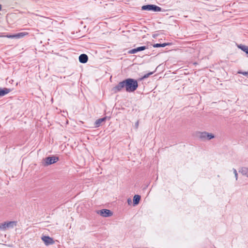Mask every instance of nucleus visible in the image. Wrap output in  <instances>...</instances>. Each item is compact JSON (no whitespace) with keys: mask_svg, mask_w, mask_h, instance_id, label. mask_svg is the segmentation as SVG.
<instances>
[{"mask_svg":"<svg viewBox=\"0 0 248 248\" xmlns=\"http://www.w3.org/2000/svg\"><path fill=\"white\" fill-rule=\"evenodd\" d=\"M125 84V90L128 92H132L135 91L138 86L137 81L131 78H128L124 80Z\"/></svg>","mask_w":248,"mask_h":248,"instance_id":"obj_1","label":"nucleus"},{"mask_svg":"<svg viewBox=\"0 0 248 248\" xmlns=\"http://www.w3.org/2000/svg\"><path fill=\"white\" fill-rule=\"evenodd\" d=\"M197 136L202 140H210L215 138V136L213 133L207 132H198Z\"/></svg>","mask_w":248,"mask_h":248,"instance_id":"obj_2","label":"nucleus"},{"mask_svg":"<svg viewBox=\"0 0 248 248\" xmlns=\"http://www.w3.org/2000/svg\"><path fill=\"white\" fill-rule=\"evenodd\" d=\"M96 213L103 217H111L113 215L112 211L107 209L96 210Z\"/></svg>","mask_w":248,"mask_h":248,"instance_id":"obj_3","label":"nucleus"},{"mask_svg":"<svg viewBox=\"0 0 248 248\" xmlns=\"http://www.w3.org/2000/svg\"><path fill=\"white\" fill-rule=\"evenodd\" d=\"M142 10L152 11L153 12H160L161 8L155 5L149 4L142 6L141 7Z\"/></svg>","mask_w":248,"mask_h":248,"instance_id":"obj_4","label":"nucleus"},{"mask_svg":"<svg viewBox=\"0 0 248 248\" xmlns=\"http://www.w3.org/2000/svg\"><path fill=\"white\" fill-rule=\"evenodd\" d=\"M58 160V157L56 156H50L45 158L44 161L45 165L47 166L56 163Z\"/></svg>","mask_w":248,"mask_h":248,"instance_id":"obj_5","label":"nucleus"},{"mask_svg":"<svg viewBox=\"0 0 248 248\" xmlns=\"http://www.w3.org/2000/svg\"><path fill=\"white\" fill-rule=\"evenodd\" d=\"M41 239L46 246L53 244L54 243V241L53 238L48 236H43Z\"/></svg>","mask_w":248,"mask_h":248,"instance_id":"obj_6","label":"nucleus"},{"mask_svg":"<svg viewBox=\"0 0 248 248\" xmlns=\"http://www.w3.org/2000/svg\"><path fill=\"white\" fill-rule=\"evenodd\" d=\"M125 84L124 80L120 82L117 86L113 88V91L115 92H117L121 91L123 88L125 87Z\"/></svg>","mask_w":248,"mask_h":248,"instance_id":"obj_7","label":"nucleus"},{"mask_svg":"<svg viewBox=\"0 0 248 248\" xmlns=\"http://www.w3.org/2000/svg\"><path fill=\"white\" fill-rule=\"evenodd\" d=\"M16 222L15 221H11L9 222H5L3 224V226L5 229L13 228L16 226Z\"/></svg>","mask_w":248,"mask_h":248,"instance_id":"obj_8","label":"nucleus"},{"mask_svg":"<svg viewBox=\"0 0 248 248\" xmlns=\"http://www.w3.org/2000/svg\"><path fill=\"white\" fill-rule=\"evenodd\" d=\"M237 47L243 51L245 52L247 57H248V46L240 44L238 45Z\"/></svg>","mask_w":248,"mask_h":248,"instance_id":"obj_9","label":"nucleus"},{"mask_svg":"<svg viewBox=\"0 0 248 248\" xmlns=\"http://www.w3.org/2000/svg\"><path fill=\"white\" fill-rule=\"evenodd\" d=\"M88 58L87 55L83 54L79 56V61L81 63H86L88 61Z\"/></svg>","mask_w":248,"mask_h":248,"instance_id":"obj_10","label":"nucleus"},{"mask_svg":"<svg viewBox=\"0 0 248 248\" xmlns=\"http://www.w3.org/2000/svg\"><path fill=\"white\" fill-rule=\"evenodd\" d=\"M106 119V118L105 117V118H101V119H99L95 121V124H94L95 127H99L101 125L102 123L105 121Z\"/></svg>","mask_w":248,"mask_h":248,"instance_id":"obj_11","label":"nucleus"},{"mask_svg":"<svg viewBox=\"0 0 248 248\" xmlns=\"http://www.w3.org/2000/svg\"><path fill=\"white\" fill-rule=\"evenodd\" d=\"M28 34L27 32H22L14 34L15 38L19 39L24 37Z\"/></svg>","mask_w":248,"mask_h":248,"instance_id":"obj_12","label":"nucleus"},{"mask_svg":"<svg viewBox=\"0 0 248 248\" xmlns=\"http://www.w3.org/2000/svg\"><path fill=\"white\" fill-rule=\"evenodd\" d=\"M10 92V90L7 88L1 89L0 88V96H4V95Z\"/></svg>","mask_w":248,"mask_h":248,"instance_id":"obj_13","label":"nucleus"},{"mask_svg":"<svg viewBox=\"0 0 248 248\" xmlns=\"http://www.w3.org/2000/svg\"><path fill=\"white\" fill-rule=\"evenodd\" d=\"M140 200V196L139 195H135L133 198L134 205H136L139 203Z\"/></svg>","mask_w":248,"mask_h":248,"instance_id":"obj_14","label":"nucleus"},{"mask_svg":"<svg viewBox=\"0 0 248 248\" xmlns=\"http://www.w3.org/2000/svg\"><path fill=\"white\" fill-rule=\"evenodd\" d=\"M240 172L241 174L247 177H248V168L247 167H243L241 168Z\"/></svg>","mask_w":248,"mask_h":248,"instance_id":"obj_15","label":"nucleus"},{"mask_svg":"<svg viewBox=\"0 0 248 248\" xmlns=\"http://www.w3.org/2000/svg\"><path fill=\"white\" fill-rule=\"evenodd\" d=\"M170 43H163V44H155L153 45L154 47H165L167 46L170 45Z\"/></svg>","mask_w":248,"mask_h":248,"instance_id":"obj_16","label":"nucleus"},{"mask_svg":"<svg viewBox=\"0 0 248 248\" xmlns=\"http://www.w3.org/2000/svg\"><path fill=\"white\" fill-rule=\"evenodd\" d=\"M237 74H242L245 76L248 77V71L247 72H243L241 70H239L237 72Z\"/></svg>","mask_w":248,"mask_h":248,"instance_id":"obj_17","label":"nucleus"},{"mask_svg":"<svg viewBox=\"0 0 248 248\" xmlns=\"http://www.w3.org/2000/svg\"><path fill=\"white\" fill-rule=\"evenodd\" d=\"M137 52L140 51H142L146 49V47L145 46L138 47L136 48Z\"/></svg>","mask_w":248,"mask_h":248,"instance_id":"obj_18","label":"nucleus"},{"mask_svg":"<svg viewBox=\"0 0 248 248\" xmlns=\"http://www.w3.org/2000/svg\"><path fill=\"white\" fill-rule=\"evenodd\" d=\"M232 171L235 176V180L237 181L238 180V173L237 170L235 169H232Z\"/></svg>","mask_w":248,"mask_h":248,"instance_id":"obj_19","label":"nucleus"},{"mask_svg":"<svg viewBox=\"0 0 248 248\" xmlns=\"http://www.w3.org/2000/svg\"><path fill=\"white\" fill-rule=\"evenodd\" d=\"M129 53L130 54H134V53H136L137 52L136 51V48H134V49H131L130 50V51H129Z\"/></svg>","mask_w":248,"mask_h":248,"instance_id":"obj_20","label":"nucleus"},{"mask_svg":"<svg viewBox=\"0 0 248 248\" xmlns=\"http://www.w3.org/2000/svg\"><path fill=\"white\" fill-rule=\"evenodd\" d=\"M153 74V72H150V73H148V74H147L143 76V78H147L148 77H149V76L150 75H152V74Z\"/></svg>","mask_w":248,"mask_h":248,"instance_id":"obj_21","label":"nucleus"},{"mask_svg":"<svg viewBox=\"0 0 248 248\" xmlns=\"http://www.w3.org/2000/svg\"><path fill=\"white\" fill-rule=\"evenodd\" d=\"M6 37L9 38H15L14 35H7Z\"/></svg>","mask_w":248,"mask_h":248,"instance_id":"obj_22","label":"nucleus"},{"mask_svg":"<svg viewBox=\"0 0 248 248\" xmlns=\"http://www.w3.org/2000/svg\"><path fill=\"white\" fill-rule=\"evenodd\" d=\"M127 202L129 204H130L131 203V200L130 199L127 200Z\"/></svg>","mask_w":248,"mask_h":248,"instance_id":"obj_23","label":"nucleus"},{"mask_svg":"<svg viewBox=\"0 0 248 248\" xmlns=\"http://www.w3.org/2000/svg\"><path fill=\"white\" fill-rule=\"evenodd\" d=\"M138 125H139V123H138V122H137L136 124V126L138 127Z\"/></svg>","mask_w":248,"mask_h":248,"instance_id":"obj_24","label":"nucleus"}]
</instances>
